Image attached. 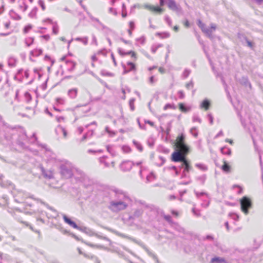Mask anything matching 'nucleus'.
<instances>
[{
  "label": "nucleus",
  "instance_id": "1",
  "mask_svg": "<svg viewBox=\"0 0 263 263\" xmlns=\"http://www.w3.org/2000/svg\"><path fill=\"white\" fill-rule=\"evenodd\" d=\"M156 212L154 210L151 211V214L148 217L144 216L143 210L141 208H136L130 215H125L123 219V222L129 226L140 227L143 224L149 223L151 220L155 217Z\"/></svg>",
  "mask_w": 263,
  "mask_h": 263
},
{
  "label": "nucleus",
  "instance_id": "2",
  "mask_svg": "<svg viewBox=\"0 0 263 263\" xmlns=\"http://www.w3.org/2000/svg\"><path fill=\"white\" fill-rule=\"evenodd\" d=\"M114 191L115 199L109 202L108 208L113 213H118L128 207L131 199L122 190L115 189Z\"/></svg>",
  "mask_w": 263,
  "mask_h": 263
},
{
  "label": "nucleus",
  "instance_id": "3",
  "mask_svg": "<svg viewBox=\"0 0 263 263\" xmlns=\"http://www.w3.org/2000/svg\"><path fill=\"white\" fill-rule=\"evenodd\" d=\"M185 136L182 134L176 139V145L178 148L172 155V160L174 162L187 161L185 155L189 152V147L184 142Z\"/></svg>",
  "mask_w": 263,
  "mask_h": 263
},
{
  "label": "nucleus",
  "instance_id": "4",
  "mask_svg": "<svg viewBox=\"0 0 263 263\" xmlns=\"http://www.w3.org/2000/svg\"><path fill=\"white\" fill-rule=\"evenodd\" d=\"M60 168V173L63 178L68 179L72 176L74 167L70 162L68 161H63Z\"/></svg>",
  "mask_w": 263,
  "mask_h": 263
},
{
  "label": "nucleus",
  "instance_id": "5",
  "mask_svg": "<svg viewBox=\"0 0 263 263\" xmlns=\"http://www.w3.org/2000/svg\"><path fill=\"white\" fill-rule=\"evenodd\" d=\"M7 183H8L9 189L10 190L13 189L11 192L13 196L15 201L18 203H24L25 199L28 197V194L21 190L13 189V185L11 182H9Z\"/></svg>",
  "mask_w": 263,
  "mask_h": 263
},
{
  "label": "nucleus",
  "instance_id": "6",
  "mask_svg": "<svg viewBox=\"0 0 263 263\" xmlns=\"http://www.w3.org/2000/svg\"><path fill=\"white\" fill-rule=\"evenodd\" d=\"M1 130H3L4 136L8 140H10L12 138V136L18 134L17 129L10 127L5 123H1Z\"/></svg>",
  "mask_w": 263,
  "mask_h": 263
},
{
  "label": "nucleus",
  "instance_id": "7",
  "mask_svg": "<svg viewBox=\"0 0 263 263\" xmlns=\"http://www.w3.org/2000/svg\"><path fill=\"white\" fill-rule=\"evenodd\" d=\"M42 147L45 149V156L47 162L57 163L58 160L55 153L52 152L49 148L47 147L45 145H42Z\"/></svg>",
  "mask_w": 263,
  "mask_h": 263
},
{
  "label": "nucleus",
  "instance_id": "8",
  "mask_svg": "<svg viewBox=\"0 0 263 263\" xmlns=\"http://www.w3.org/2000/svg\"><path fill=\"white\" fill-rule=\"evenodd\" d=\"M194 193L198 199L203 201V202L201 203V206L204 208L208 207L210 203L209 195L205 192L194 191Z\"/></svg>",
  "mask_w": 263,
  "mask_h": 263
},
{
  "label": "nucleus",
  "instance_id": "9",
  "mask_svg": "<svg viewBox=\"0 0 263 263\" xmlns=\"http://www.w3.org/2000/svg\"><path fill=\"white\" fill-rule=\"evenodd\" d=\"M241 209L245 214H248V210L251 207V201L249 198L247 197H243L240 200Z\"/></svg>",
  "mask_w": 263,
  "mask_h": 263
},
{
  "label": "nucleus",
  "instance_id": "10",
  "mask_svg": "<svg viewBox=\"0 0 263 263\" xmlns=\"http://www.w3.org/2000/svg\"><path fill=\"white\" fill-rule=\"evenodd\" d=\"M24 97L27 103L31 104L29 106H27L26 108L28 109H32L33 110L32 115H34L35 113L34 108L36 107L37 105V101L35 100L34 101H32L31 96L30 94L28 92L25 93Z\"/></svg>",
  "mask_w": 263,
  "mask_h": 263
},
{
  "label": "nucleus",
  "instance_id": "11",
  "mask_svg": "<svg viewBox=\"0 0 263 263\" xmlns=\"http://www.w3.org/2000/svg\"><path fill=\"white\" fill-rule=\"evenodd\" d=\"M142 163V161H139L136 163H134L130 161H124L120 164V168L123 171H128L132 168L133 165L135 164H136L137 165H140Z\"/></svg>",
  "mask_w": 263,
  "mask_h": 263
},
{
  "label": "nucleus",
  "instance_id": "12",
  "mask_svg": "<svg viewBox=\"0 0 263 263\" xmlns=\"http://www.w3.org/2000/svg\"><path fill=\"white\" fill-rule=\"evenodd\" d=\"M183 168L182 169V172L181 174V178H190V176L189 175V172L192 170V167L191 166L190 162L189 161H185L183 163Z\"/></svg>",
  "mask_w": 263,
  "mask_h": 263
},
{
  "label": "nucleus",
  "instance_id": "13",
  "mask_svg": "<svg viewBox=\"0 0 263 263\" xmlns=\"http://www.w3.org/2000/svg\"><path fill=\"white\" fill-rule=\"evenodd\" d=\"M63 219H64L65 222H66V223H67L68 224H69L70 226H71V227H72L73 228H75V229H77L78 230H83V231H85L86 233H88V231H89L86 228H84L83 229H82L81 228L79 227L74 221H72L70 218H69L65 214L63 215Z\"/></svg>",
  "mask_w": 263,
  "mask_h": 263
},
{
  "label": "nucleus",
  "instance_id": "14",
  "mask_svg": "<svg viewBox=\"0 0 263 263\" xmlns=\"http://www.w3.org/2000/svg\"><path fill=\"white\" fill-rule=\"evenodd\" d=\"M41 170L44 178L48 179L54 178V171L53 170H46L43 166H41Z\"/></svg>",
  "mask_w": 263,
  "mask_h": 263
},
{
  "label": "nucleus",
  "instance_id": "15",
  "mask_svg": "<svg viewBox=\"0 0 263 263\" xmlns=\"http://www.w3.org/2000/svg\"><path fill=\"white\" fill-rule=\"evenodd\" d=\"M19 138L17 140V142L21 147H24V144L23 141L27 139V136L24 130L22 128L19 129Z\"/></svg>",
  "mask_w": 263,
  "mask_h": 263
},
{
  "label": "nucleus",
  "instance_id": "16",
  "mask_svg": "<svg viewBox=\"0 0 263 263\" xmlns=\"http://www.w3.org/2000/svg\"><path fill=\"white\" fill-rule=\"evenodd\" d=\"M56 134L60 137L66 138L67 136V132L66 129L62 126L59 125L55 130Z\"/></svg>",
  "mask_w": 263,
  "mask_h": 263
},
{
  "label": "nucleus",
  "instance_id": "17",
  "mask_svg": "<svg viewBox=\"0 0 263 263\" xmlns=\"http://www.w3.org/2000/svg\"><path fill=\"white\" fill-rule=\"evenodd\" d=\"M216 26L215 24H212L210 28H204L202 31L205 33L209 37H211L212 33L216 30Z\"/></svg>",
  "mask_w": 263,
  "mask_h": 263
},
{
  "label": "nucleus",
  "instance_id": "18",
  "mask_svg": "<svg viewBox=\"0 0 263 263\" xmlns=\"http://www.w3.org/2000/svg\"><path fill=\"white\" fill-rule=\"evenodd\" d=\"M88 14L89 17L90 19L91 20V21L92 22H96L97 23L98 25H97V26H96V27H98L99 26V27H101L102 28V29H107V30L109 29V28L107 27H106V26H105L104 25H103L99 20V19L93 17L92 15H91L89 13H88Z\"/></svg>",
  "mask_w": 263,
  "mask_h": 263
},
{
  "label": "nucleus",
  "instance_id": "19",
  "mask_svg": "<svg viewBox=\"0 0 263 263\" xmlns=\"http://www.w3.org/2000/svg\"><path fill=\"white\" fill-rule=\"evenodd\" d=\"M100 162L104 165L106 167H108L110 166V164L112 167L114 166V162L113 161H109L106 157H102L99 159Z\"/></svg>",
  "mask_w": 263,
  "mask_h": 263
},
{
  "label": "nucleus",
  "instance_id": "20",
  "mask_svg": "<svg viewBox=\"0 0 263 263\" xmlns=\"http://www.w3.org/2000/svg\"><path fill=\"white\" fill-rule=\"evenodd\" d=\"M124 70L123 71V73L125 74L130 71L135 70L136 69V66L132 62H128L127 63V67L124 66Z\"/></svg>",
  "mask_w": 263,
  "mask_h": 263
},
{
  "label": "nucleus",
  "instance_id": "21",
  "mask_svg": "<svg viewBox=\"0 0 263 263\" xmlns=\"http://www.w3.org/2000/svg\"><path fill=\"white\" fill-rule=\"evenodd\" d=\"M136 204L138 205L137 208L143 209H152V207L148 205L145 201L142 200H136Z\"/></svg>",
  "mask_w": 263,
  "mask_h": 263
},
{
  "label": "nucleus",
  "instance_id": "22",
  "mask_svg": "<svg viewBox=\"0 0 263 263\" xmlns=\"http://www.w3.org/2000/svg\"><path fill=\"white\" fill-rule=\"evenodd\" d=\"M144 7L149 10H151L153 11H155V12H158L159 13H161L162 11V8L158 7H155L154 6L149 5H144Z\"/></svg>",
  "mask_w": 263,
  "mask_h": 263
},
{
  "label": "nucleus",
  "instance_id": "23",
  "mask_svg": "<svg viewBox=\"0 0 263 263\" xmlns=\"http://www.w3.org/2000/svg\"><path fill=\"white\" fill-rule=\"evenodd\" d=\"M210 263H227L226 260L222 257H214L210 261Z\"/></svg>",
  "mask_w": 263,
  "mask_h": 263
},
{
  "label": "nucleus",
  "instance_id": "24",
  "mask_svg": "<svg viewBox=\"0 0 263 263\" xmlns=\"http://www.w3.org/2000/svg\"><path fill=\"white\" fill-rule=\"evenodd\" d=\"M78 93V89L77 88H72L68 90V95L71 99L76 98Z\"/></svg>",
  "mask_w": 263,
  "mask_h": 263
},
{
  "label": "nucleus",
  "instance_id": "25",
  "mask_svg": "<svg viewBox=\"0 0 263 263\" xmlns=\"http://www.w3.org/2000/svg\"><path fill=\"white\" fill-rule=\"evenodd\" d=\"M66 64L67 66V69L69 71H72L74 69L76 63L71 61H66Z\"/></svg>",
  "mask_w": 263,
  "mask_h": 263
},
{
  "label": "nucleus",
  "instance_id": "26",
  "mask_svg": "<svg viewBox=\"0 0 263 263\" xmlns=\"http://www.w3.org/2000/svg\"><path fill=\"white\" fill-rule=\"evenodd\" d=\"M42 52L41 49H35L30 52V55L33 57H38L42 54Z\"/></svg>",
  "mask_w": 263,
  "mask_h": 263
},
{
  "label": "nucleus",
  "instance_id": "27",
  "mask_svg": "<svg viewBox=\"0 0 263 263\" xmlns=\"http://www.w3.org/2000/svg\"><path fill=\"white\" fill-rule=\"evenodd\" d=\"M222 170L226 173H230L231 172L230 166L226 162H224L223 165L221 167Z\"/></svg>",
  "mask_w": 263,
  "mask_h": 263
},
{
  "label": "nucleus",
  "instance_id": "28",
  "mask_svg": "<svg viewBox=\"0 0 263 263\" xmlns=\"http://www.w3.org/2000/svg\"><path fill=\"white\" fill-rule=\"evenodd\" d=\"M210 102L205 99L200 104L201 108H204L205 110H208L210 106Z\"/></svg>",
  "mask_w": 263,
  "mask_h": 263
},
{
  "label": "nucleus",
  "instance_id": "29",
  "mask_svg": "<svg viewBox=\"0 0 263 263\" xmlns=\"http://www.w3.org/2000/svg\"><path fill=\"white\" fill-rule=\"evenodd\" d=\"M195 166L202 171H206L208 170L206 165L203 163H196Z\"/></svg>",
  "mask_w": 263,
  "mask_h": 263
},
{
  "label": "nucleus",
  "instance_id": "30",
  "mask_svg": "<svg viewBox=\"0 0 263 263\" xmlns=\"http://www.w3.org/2000/svg\"><path fill=\"white\" fill-rule=\"evenodd\" d=\"M16 62V59L14 57H9L8 59V64L10 66H14Z\"/></svg>",
  "mask_w": 263,
  "mask_h": 263
},
{
  "label": "nucleus",
  "instance_id": "31",
  "mask_svg": "<svg viewBox=\"0 0 263 263\" xmlns=\"http://www.w3.org/2000/svg\"><path fill=\"white\" fill-rule=\"evenodd\" d=\"M221 152L223 154L230 155L231 154V150L230 148H229L228 147H223L221 148Z\"/></svg>",
  "mask_w": 263,
  "mask_h": 263
},
{
  "label": "nucleus",
  "instance_id": "32",
  "mask_svg": "<svg viewBox=\"0 0 263 263\" xmlns=\"http://www.w3.org/2000/svg\"><path fill=\"white\" fill-rule=\"evenodd\" d=\"M76 41L82 42L84 45H87L88 43V37H77L75 39Z\"/></svg>",
  "mask_w": 263,
  "mask_h": 263
},
{
  "label": "nucleus",
  "instance_id": "33",
  "mask_svg": "<svg viewBox=\"0 0 263 263\" xmlns=\"http://www.w3.org/2000/svg\"><path fill=\"white\" fill-rule=\"evenodd\" d=\"M133 143L136 147L140 152L143 151V147L142 145L138 141L136 140L133 141Z\"/></svg>",
  "mask_w": 263,
  "mask_h": 263
},
{
  "label": "nucleus",
  "instance_id": "34",
  "mask_svg": "<svg viewBox=\"0 0 263 263\" xmlns=\"http://www.w3.org/2000/svg\"><path fill=\"white\" fill-rule=\"evenodd\" d=\"M52 32L54 34H57L59 32V27L56 22L53 23Z\"/></svg>",
  "mask_w": 263,
  "mask_h": 263
},
{
  "label": "nucleus",
  "instance_id": "35",
  "mask_svg": "<svg viewBox=\"0 0 263 263\" xmlns=\"http://www.w3.org/2000/svg\"><path fill=\"white\" fill-rule=\"evenodd\" d=\"M155 179V176L153 173H150L146 177V180L148 182L153 181V180H154Z\"/></svg>",
  "mask_w": 263,
  "mask_h": 263
},
{
  "label": "nucleus",
  "instance_id": "36",
  "mask_svg": "<svg viewBox=\"0 0 263 263\" xmlns=\"http://www.w3.org/2000/svg\"><path fill=\"white\" fill-rule=\"evenodd\" d=\"M34 41V39L32 37H28L25 39V43L27 46L31 45Z\"/></svg>",
  "mask_w": 263,
  "mask_h": 263
},
{
  "label": "nucleus",
  "instance_id": "37",
  "mask_svg": "<svg viewBox=\"0 0 263 263\" xmlns=\"http://www.w3.org/2000/svg\"><path fill=\"white\" fill-rule=\"evenodd\" d=\"M190 133L195 137H197L198 135L197 129L196 127H192L190 129Z\"/></svg>",
  "mask_w": 263,
  "mask_h": 263
},
{
  "label": "nucleus",
  "instance_id": "38",
  "mask_svg": "<svg viewBox=\"0 0 263 263\" xmlns=\"http://www.w3.org/2000/svg\"><path fill=\"white\" fill-rule=\"evenodd\" d=\"M206 175H203L197 178V180L202 184H203L206 180Z\"/></svg>",
  "mask_w": 263,
  "mask_h": 263
},
{
  "label": "nucleus",
  "instance_id": "39",
  "mask_svg": "<svg viewBox=\"0 0 263 263\" xmlns=\"http://www.w3.org/2000/svg\"><path fill=\"white\" fill-rule=\"evenodd\" d=\"M158 159H159L160 162H157V165H158L159 166L162 165L164 164V163L165 162V159L163 157H161V156L159 157L158 158Z\"/></svg>",
  "mask_w": 263,
  "mask_h": 263
},
{
  "label": "nucleus",
  "instance_id": "40",
  "mask_svg": "<svg viewBox=\"0 0 263 263\" xmlns=\"http://www.w3.org/2000/svg\"><path fill=\"white\" fill-rule=\"evenodd\" d=\"M165 21L166 22V23L168 24V25L170 27H172V22L171 19L170 18V17L167 15L165 16Z\"/></svg>",
  "mask_w": 263,
  "mask_h": 263
},
{
  "label": "nucleus",
  "instance_id": "41",
  "mask_svg": "<svg viewBox=\"0 0 263 263\" xmlns=\"http://www.w3.org/2000/svg\"><path fill=\"white\" fill-rule=\"evenodd\" d=\"M229 216L233 219L234 220L237 221L239 219V216L235 213H230L229 214Z\"/></svg>",
  "mask_w": 263,
  "mask_h": 263
},
{
  "label": "nucleus",
  "instance_id": "42",
  "mask_svg": "<svg viewBox=\"0 0 263 263\" xmlns=\"http://www.w3.org/2000/svg\"><path fill=\"white\" fill-rule=\"evenodd\" d=\"M179 109L182 111H184V112H186V111H187L189 109V108H187L182 103H180L179 104Z\"/></svg>",
  "mask_w": 263,
  "mask_h": 263
},
{
  "label": "nucleus",
  "instance_id": "43",
  "mask_svg": "<svg viewBox=\"0 0 263 263\" xmlns=\"http://www.w3.org/2000/svg\"><path fill=\"white\" fill-rule=\"evenodd\" d=\"M93 134V131L92 130H91V131H89L87 133H86L85 135H84L82 138V140H84L85 139H86L88 137H90Z\"/></svg>",
  "mask_w": 263,
  "mask_h": 263
},
{
  "label": "nucleus",
  "instance_id": "44",
  "mask_svg": "<svg viewBox=\"0 0 263 263\" xmlns=\"http://www.w3.org/2000/svg\"><path fill=\"white\" fill-rule=\"evenodd\" d=\"M107 50L105 49H103L102 50L98 51L97 54L98 55L101 54L104 56H105L107 54Z\"/></svg>",
  "mask_w": 263,
  "mask_h": 263
},
{
  "label": "nucleus",
  "instance_id": "45",
  "mask_svg": "<svg viewBox=\"0 0 263 263\" xmlns=\"http://www.w3.org/2000/svg\"><path fill=\"white\" fill-rule=\"evenodd\" d=\"M191 73V71L189 69H185L183 73V77L184 78H186Z\"/></svg>",
  "mask_w": 263,
  "mask_h": 263
},
{
  "label": "nucleus",
  "instance_id": "46",
  "mask_svg": "<svg viewBox=\"0 0 263 263\" xmlns=\"http://www.w3.org/2000/svg\"><path fill=\"white\" fill-rule=\"evenodd\" d=\"M119 53L121 54H132V57H134V58H136V54L134 52H133L132 51H128L127 52V53H122L121 52V51L120 50H119Z\"/></svg>",
  "mask_w": 263,
  "mask_h": 263
},
{
  "label": "nucleus",
  "instance_id": "47",
  "mask_svg": "<svg viewBox=\"0 0 263 263\" xmlns=\"http://www.w3.org/2000/svg\"><path fill=\"white\" fill-rule=\"evenodd\" d=\"M193 122H198L200 123L201 122V120L199 118V117L196 115H195L193 117Z\"/></svg>",
  "mask_w": 263,
  "mask_h": 263
},
{
  "label": "nucleus",
  "instance_id": "48",
  "mask_svg": "<svg viewBox=\"0 0 263 263\" xmlns=\"http://www.w3.org/2000/svg\"><path fill=\"white\" fill-rule=\"evenodd\" d=\"M192 212L195 216H196L197 217L200 216V213L199 211L196 210V209L195 208H193L192 209Z\"/></svg>",
  "mask_w": 263,
  "mask_h": 263
},
{
  "label": "nucleus",
  "instance_id": "49",
  "mask_svg": "<svg viewBox=\"0 0 263 263\" xmlns=\"http://www.w3.org/2000/svg\"><path fill=\"white\" fill-rule=\"evenodd\" d=\"M198 25L201 29L202 31L205 27V25L200 20L198 21Z\"/></svg>",
  "mask_w": 263,
  "mask_h": 263
},
{
  "label": "nucleus",
  "instance_id": "50",
  "mask_svg": "<svg viewBox=\"0 0 263 263\" xmlns=\"http://www.w3.org/2000/svg\"><path fill=\"white\" fill-rule=\"evenodd\" d=\"M20 8L24 12L27 10V6L24 3H22V4L20 5Z\"/></svg>",
  "mask_w": 263,
  "mask_h": 263
},
{
  "label": "nucleus",
  "instance_id": "51",
  "mask_svg": "<svg viewBox=\"0 0 263 263\" xmlns=\"http://www.w3.org/2000/svg\"><path fill=\"white\" fill-rule=\"evenodd\" d=\"M36 11H37V9L36 8H34L33 9H32L31 12L29 13V16L31 17H33L35 15Z\"/></svg>",
  "mask_w": 263,
  "mask_h": 263
},
{
  "label": "nucleus",
  "instance_id": "52",
  "mask_svg": "<svg viewBox=\"0 0 263 263\" xmlns=\"http://www.w3.org/2000/svg\"><path fill=\"white\" fill-rule=\"evenodd\" d=\"M161 46V45H159L157 46H153L151 48L152 52L153 53H155L156 52L157 50L158 49V48Z\"/></svg>",
  "mask_w": 263,
  "mask_h": 263
},
{
  "label": "nucleus",
  "instance_id": "53",
  "mask_svg": "<svg viewBox=\"0 0 263 263\" xmlns=\"http://www.w3.org/2000/svg\"><path fill=\"white\" fill-rule=\"evenodd\" d=\"M194 86V83L193 81H191L190 82L187 83L185 85V87L187 89H190V88H193Z\"/></svg>",
  "mask_w": 263,
  "mask_h": 263
},
{
  "label": "nucleus",
  "instance_id": "54",
  "mask_svg": "<svg viewBox=\"0 0 263 263\" xmlns=\"http://www.w3.org/2000/svg\"><path fill=\"white\" fill-rule=\"evenodd\" d=\"M39 4L40 5L43 10L45 9V6L43 0H39Z\"/></svg>",
  "mask_w": 263,
  "mask_h": 263
},
{
  "label": "nucleus",
  "instance_id": "55",
  "mask_svg": "<svg viewBox=\"0 0 263 263\" xmlns=\"http://www.w3.org/2000/svg\"><path fill=\"white\" fill-rule=\"evenodd\" d=\"M207 118H208L209 121H210V123L211 124H213V117L212 116V115L211 114H209L208 115H207Z\"/></svg>",
  "mask_w": 263,
  "mask_h": 263
},
{
  "label": "nucleus",
  "instance_id": "56",
  "mask_svg": "<svg viewBox=\"0 0 263 263\" xmlns=\"http://www.w3.org/2000/svg\"><path fill=\"white\" fill-rule=\"evenodd\" d=\"M32 28V26L30 25L26 26L24 29V32L27 33Z\"/></svg>",
  "mask_w": 263,
  "mask_h": 263
},
{
  "label": "nucleus",
  "instance_id": "57",
  "mask_svg": "<svg viewBox=\"0 0 263 263\" xmlns=\"http://www.w3.org/2000/svg\"><path fill=\"white\" fill-rule=\"evenodd\" d=\"M109 12L110 13H112L114 15H117V11L114 9L113 8H110L109 9Z\"/></svg>",
  "mask_w": 263,
  "mask_h": 263
},
{
  "label": "nucleus",
  "instance_id": "58",
  "mask_svg": "<svg viewBox=\"0 0 263 263\" xmlns=\"http://www.w3.org/2000/svg\"><path fill=\"white\" fill-rule=\"evenodd\" d=\"M171 124L170 123H169L167 125V127L166 130L165 131V133H166V134L167 136H168L169 135L170 132L171 130Z\"/></svg>",
  "mask_w": 263,
  "mask_h": 263
},
{
  "label": "nucleus",
  "instance_id": "59",
  "mask_svg": "<svg viewBox=\"0 0 263 263\" xmlns=\"http://www.w3.org/2000/svg\"><path fill=\"white\" fill-rule=\"evenodd\" d=\"M164 218L168 222H171L172 221V218L170 215H164Z\"/></svg>",
  "mask_w": 263,
  "mask_h": 263
},
{
  "label": "nucleus",
  "instance_id": "60",
  "mask_svg": "<svg viewBox=\"0 0 263 263\" xmlns=\"http://www.w3.org/2000/svg\"><path fill=\"white\" fill-rule=\"evenodd\" d=\"M105 130L106 131V132H107L108 134H109L111 136H113L115 134V132L110 130L109 128L108 127H106L105 128Z\"/></svg>",
  "mask_w": 263,
  "mask_h": 263
},
{
  "label": "nucleus",
  "instance_id": "61",
  "mask_svg": "<svg viewBox=\"0 0 263 263\" xmlns=\"http://www.w3.org/2000/svg\"><path fill=\"white\" fill-rule=\"evenodd\" d=\"M129 29L131 30H134L135 28V24L134 22L133 21H130L129 24Z\"/></svg>",
  "mask_w": 263,
  "mask_h": 263
},
{
  "label": "nucleus",
  "instance_id": "62",
  "mask_svg": "<svg viewBox=\"0 0 263 263\" xmlns=\"http://www.w3.org/2000/svg\"><path fill=\"white\" fill-rule=\"evenodd\" d=\"M92 43L94 44L96 46L98 45V43H97V39H96V36L94 35H92Z\"/></svg>",
  "mask_w": 263,
  "mask_h": 263
},
{
  "label": "nucleus",
  "instance_id": "63",
  "mask_svg": "<svg viewBox=\"0 0 263 263\" xmlns=\"http://www.w3.org/2000/svg\"><path fill=\"white\" fill-rule=\"evenodd\" d=\"M46 41H48L50 39V36L48 34L43 35L41 36Z\"/></svg>",
  "mask_w": 263,
  "mask_h": 263
},
{
  "label": "nucleus",
  "instance_id": "64",
  "mask_svg": "<svg viewBox=\"0 0 263 263\" xmlns=\"http://www.w3.org/2000/svg\"><path fill=\"white\" fill-rule=\"evenodd\" d=\"M171 213L176 217H177L179 215L178 212L177 211L174 210L171 211Z\"/></svg>",
  "mask_w": 263,
  "mask_h": 263
}]
</instances>
